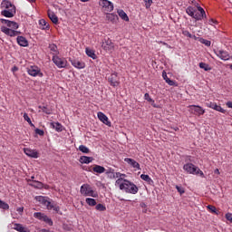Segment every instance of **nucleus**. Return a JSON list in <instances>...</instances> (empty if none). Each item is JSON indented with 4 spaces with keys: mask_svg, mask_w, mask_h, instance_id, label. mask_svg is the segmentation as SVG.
<instances>
[{
    "mask_svg": "<svg viewBox=\"0 0 232 232\" xmlns=\"http://www.w3.org/2000/svg\"><path fill=\"white\" fill-rule=\"evenodd\" d=\"M214 173H216V175H220V170H218V169H216L214 170Z\"/></svg>",
    "mask_w": 232,
    "mask_h": 232,
    "instance_id": "6e6d98bb",
    "label": "nucleus"
},
{
    "mask_svg": "<svg viewBox=\"0 0 232 232\" xmlns=\"http://www.w3.org/2000/svg\"><path fill=\"white\" fill-rule=\"evenodd\" d=\"M102 48L105 50V52H113L115 48V44L110 38L104 39L102 44Z\"/></svg>",
    "mask_w": 232,
    "mask_h": 232,
    "instance_id": "f8f14e48",
    "label": "nucleus"
},
{
    "mask_svg": "<svg viewBox=\"0 0 232 232\" xmlns=\"http://www.w3.org/2000/svg\"><path fill=\"white\" fill-rule=\"evenodd\" d=\"M162 77L167 84H169V86H175V82L168 77V73H166V71L162 72Z\"/></svg>",
    "mask_w": 232,
    "mask_h": 232,
    "instance_id": "cd10ccee",
    "label": "nucleus"
},
{
    "mask_svg": "<svg viewBox=\"0 0 232 232\" xmlns=\"http://www.w3.org/2000/svg\"><path fill=\"white\" fill-rule=\"evenodd\" d=\"M24 153H25L27 157H31V159H39V152L35 150L26 148L24 149Z\"/></svg>",
    "mask_w": 232,
    "mask_h": 232,
    "instance_id": "6ab92c4d",
    "label": "nucleus"
},
{
    "mask_svg": "<svg viewBox=\"0 0 232 232\" xmlns=\"http://www.w3.org/2000/svg\"><path fill=\"white\" fill-rule=\"evenodd\" d=\"M184 171L189 173V175H200L204 179V172L199 169L198 167L195 166L193 163H187L183 166Z\"/></svg>",
    "mask_w": 232,
    "mask_h": 232,
    "instance_id": "20e7f679",
    "label": "nucleus"
},
{
    "mask_svg": "<svg viewBox=\"0 0 232 232\" xmlns=\"http://www.w3.org/2000/svg\"><path fill=\"white\" fill-rule=\"evenodd\" d=\"M188 108H189L190 113H193L198 117H200V115H204V113H206V110L200 107V105H188Z\"/></svg>",
    "mask_w": 232,
    "mask_h": 232,
    "instance_id": "9d476101",
    "label": "nucleus"
},
{
    "mask_svg": "<svg viewBox=\"0 0 232 232\" xmlns=\"http://www.w3.org/2000/svg\"><path fill=\"white\" fill-rule=\"evenodd\" d=\"M199 68L205 70V72H209V70H211V67H209V65L206 63H199Z\"/></svg>",
    "mask_w": 232,
    "mask_h": 232,
    "instance_id": "58836bf2",
    "label": "nucleus"
},
{
    "mask_svg": "<svg viewBox=\"0 0 232 232\" xmlns=\"http://www.w3.org/2000/svg\"><path fill=\"white\" fill-rule=\"evenodd\" d=\"M92 171L101 175L104 173V171H106V169L101 165H94V167L92 168Z\"/></svg>",
    "mask_w": 232,
    "mask_h": 232,
    "instance_id": "c756f323",
    "label": "nucleus"
},
{
    "mask_svg": "<svg viewBox=\"0 0 232 232\" xmlns=\"http://www.w3.org/2000/svg\"><path fill=\"white\" fill-rule=\"evenodd\" d=\"M176 189L178 191V193H179V195H184V193H186V190H184V188L176 185Z\"/></svg>",
    "mask_w": 232,
    "mask_h": 232,
    "instance_id": "a18cd8bd",
    "label": "nucleus"
},
{
    "mask_svg": "<svg viewBox=\"0 0 232 232\" xmlns=\"http://www.w3.org/2000/svg\"><path fill=\"white\" fill-rule=\"evenodd\" d=\"M153 5V0H145L146 8H150Z\"/></svg>",
    "mask_w": 232,
    "mask_h": 232,
    "instance_id": "8fccbe9b",
    "label": "nucleus"
},
{
    "mask_svg": "<svg viewBox=\"0 0 232 232\" xmlns=\"http://www.w3.org/2000/svg\"><path fill=\"white\" fill-rule=\"evenodd\" d=\"M49 50L53 52V55H59V51L57 50V45L52 44L49 45Z\"/></svg>",
    "mask_w": 232,
    "mask_h": 232,
    "instance_id": "c9c22d12",
    "label": "nucleus"
},
{
    "mask_svg": "<svg viewBox=\"0 0 232 232\" xmlns=\"http://www.w3.org/2000/svg\"><path fill=\"white\" fill-rule=\"evenodd\" d=\"M198 10L200 14H198V15L200 17V21H202V19H206L207 15H206V11L204 10V8L198 6Z\"/></svg>",
    "mask_w": 232,
    "mask_h": 232,
    "instance_id": "f704fd0d",
    "label": "nucleus"
},
{
    "mask_svg": "<svg viewBox=\"0 0 232 232\" xmlns=\"http://www.w3.org/2000/svg\"><path fill=\"white\" fill-rule=\"evenodd\" d=\"M29 186H32L33 188H38L39 189H41V188H43V183L34 180L33 183H30Z\"/></svg>",
    "mask_w": 232,
    "mask_h": 232,
    "instance_id": "ea45409f",
    "label": "nucleus"
},
{
    "mask_svg": "<svg viewBox=\"0 0 232 232\" xmlns=\"http://www.w3.org/2000/svg\"><path fill=\"white\" fill-rule=\"evenodd\" d=\"M34 218H37V220H41L42 222H45L48 226H53V221L48 216L42 212H34Z\"/></svg>",
    "mask_w": 232,
    "mask_h": 232,
    "instance_id": "423d86ee",
    "label": "nucleus"
},
{
    "mask_svg": "<svg viewBox=\"0 0 232 232\" xmlns=\"http://www.w3.org/2000/svg\"><path fill=\"white\" fill-rule=\"evenodd\" d=\"M27 73L31 75V77H43V72H41V68L35 65H31L27 68Z\"/></svg>",
    "mask_w": 232,
    "mask_h": 232,
    "instance_id": "1a4fd4ad",
    "label": "nucleus"
},
{
    "mask_svg": "<svg viewBox=\"0 0 232 232\" xmlns=\"http://www.w3.org/2000/svg\"><path fill=\"white\" fill-rule=\"evenodd\" d=\"M82 3H88L90 0H80Z\"/></svg>",
    "mask_w": 232,
    "mask_h": 232,
    "instance_id": "bf43d9fd",
    "label": "nucleus"
},
{
    "mask_svg": "<svg viewBox=\"0 0 232 232\" xmlns=\"http://www.w3.org/2000/svg\"><path fill=\"white\" fill-rule=\"evenodd\" d=\"M34 179H35V177L32 176L30 179H27V182H35Z\"/></svg>",
    "mask_w": 232,
    "mask_h": 232,
    "instance_id": "864d4df0",
    "label": "nucleus"
},
{
    "mask_svg": "<svg viewBox=\"0 0 232 232\" xmlns=\"http://www.w3.org/2000/svg\"><path fill=\"white\" fill-rule=\"evenodd\" d=\"M51 126L52 128H53V130H55V131H58V132H61L63 130V125L59 122H51Z\"/></svg>",
    "mask_w": 232,
    "mask_h": 232,
    "instance_id": "2f4dec72",
    "label": "nucleus"
},
{
    "mask_svg": "<svg viewBox=\"0 0 232 232\" xmlns=\"http://www.w3.org/2000/svg\"><path fill=\"white\" fill-rule=\"evenodd\" d=\"M95 209L96 211H106V206L99 203V204H96Z\"/></svg>",
    "mask_w": 232,
    "mask_h": 232,
    "instance_id": "79ce46f5",
    "label": "nucleus"
},
{
    "mask_svg": "<svg viewBox=\"0 0 232 232\" xmlns=\"http://www.w3.org/2000/svg\"><path fill=\"white\" fill-rule=\"evenodd\" d=\"M39 28L41 30H50V24H48V22L44 19L39 20Z\"/></svg>",
    "mask_w": 232,
    "mask_h": 232,
    "instance_id": "a878e982",
    "label": "nucleus"
},
{
    "mask_svg": "<svg viewBox=\"0 0 232 232\" xmlns=\"http://www.w3.org/2000/svg\"><path fill=\"white\" fill-rule=\"evenodd\" d=\"M36 135H40V137H44V130H41V129H35L34 130Z\"/></svg>",
    "mask_w": 232,
    "mask_h": 232,
    "instance_id": "de8ad7c7",
    "label": "nucleus"
},
{
    "mask_svg": "<svg viewBox=\"0 0 232 232\" xmlns=\"http://www.w3.org/2000/svg\"><path fill=\"white\" fill-rule=\"evenodd\" d=\"M199 42L201 43V44H205V46H211V41L209 40L200 38Z\"/></svg>",
    "mask_w": 232,
    "mask_h": 232,
    "instance_id": "c03bdc74",
    "label": "nucleus"
},
{
    "mask_svg": "<svg viewBox=\"0 0 232 232\" xmlns=\"http://www.w3.org/2000/svg\"><path fill=\"white\" fill-rule=\"evenodd\" d=\"M117 14L119 15V17H121V19H122V21H130V17H128V14H126V12H124V10L122 9H119L117 11Z\"/></svg>",
    "mask_w": 232,
    "mask_h": 232,
    "instance_id": "bb28decb",
    "label": "nucleus"
},
{
    "mask_svg": "<svg viewBox=\"0 0 232 232\" xmlns=\"http://www.w3.org/2000/svg\"><path fill=\"white\" fill-rule=\"evenodd\" d=\"M124 162H127L129 166H131L132 168H135L136 169H140V164L137 162L135 160L131 158H125Z\"/></svg>",
    "mask_w": 232,
    "mask_h": 232,
    "instance_id": "412c9836",
    "label": "nucleus"
},
{
    "mask_svg": "<svg viewBox=\"0 0 232 232\" xmlns=\"http://www.w3.org/2000/svg\"><path fill=\"white\" fill-rule=\"evenodd\" d=\"M85 53L88 55V57H91V59H97V54H95V51L90 48L85 49Z\"/></svg>",
    "mask_w": 232,
    "mask_h": 232,
    "instance_id": "7c9ffc66",
    "label": "nucleus"
},
{
    "mask_svg": "<svg viewBox=\"0 0 232 232\" xmlns=\"http://www.w3.org/2000/svg\"><path fill=\"white\" fill-rule=\"evenodd\" d=\"M97 117H98L99 121H101V122H102L106 126H111V122L108 119V116H106V114H104V112L99 111L97 113Z\"/></svg>",
    "mask_w": 232,
    "mask_h": 232,
    "instance_id": "f3484780",
    "label": "nucleus"
},
{
    "mask_svg": "<svg viewBox=\"0 0 232 232\" xmlns=\"http://www.w3.org/2000/svg\"><path fill=\"white\" fill-rule=\"evenodd\" d=\"M70 61H71L72 65L74 68H77L78 70H82V69L86 68V63H84V62H82L81 60L73 59V60H70Z\"/></svg>",
    "mask_w": 232,
    "mask_h": 232,
    "instance_id": "a211bd4d",
    "label": "nucleus"
},
{
    "mask_svg": "<svg viewBox=\"0 0 232 232\" xmlns=\"http://www.w3.org/2000/svg\"><path fill=\"white\" fill-rule=\"evenodd\" d=\"M80 193L83 197H92V198H97L99 197V193L97 191L93 190L92 186L90 184H83L80 188Z\"/></svg>",
    "mask_w": 232,
    "mask_h": 232,
    "instance_id": "7ed1b4c3",
    "label": "nucleus"
},
{
    "mask_svg": "<svg viewBox=\"0 0 232 232\" xmlns=\"http://www.w3.org/2000/svg\"><path fill=\"white\" fill-rule=\"evenodd\" d=\"M215 23H217V21H215V20H213V19L209 20V24H215Z\"/></svg>",
    "mask_w": 232,
    "mask_h": 232,
    "instance_id": "4d7b16f0",
    "label": "nucleus"
},
{
    "mask_svg": "<svg viewBox=\"0 0 232 232\" xmlns=\"http://www.w3.org/2000/svg\"><path fill=\"white\" fill-rule=\"evenodd\" d=\"M195 12H197V9L193 6H188L186 9V13L188 14V15H189V17L196 19V21H200V16H198V14H195Z\"/></svg>",
    "mask_w": 232,
    "mask_h": 232,
    "instance_id": "2eb2a0df",
    "label": "nucleus"
},
{
    "mask_svg": "<svg viewBox=\"0 0 232 232\" xmlns=\"http://www.w3.org/2000/svg\"><path fill=\"white\" fill-rule=\"evenodd\" d=\"M53 63L57 68H66V66H68V60H66V58L59 57V55L53 56Z\"/></svg>",
    "mask_w": 232,
    "mask_h": 232,
    "instance_id": "0eeeda50",
    "label": "nucleus"
},
{
    "mask_svg": "<svg viewBox=\"0 0 232 232\" xmlns=\"http://www.w3.org/2000/svg\"><path fill=\"white\" fill-rule=\"evenodd\" d=\"M230 70L232 71V63L229 65Z\"/></svg>",
    "mask_w": 232,
    "mask_h": 232,
    "instance_id": "69168bd1",
    "label": "nucleus"
},
{
    "mask_svg": "<svg viewBox=\"0 0 232 232\" xmlns=\"http://www.w3.org/2000/svg\"><path fill=\"white\" fill-rule=\"evenodd\" d=\"M144 99L145 101H148V102H155V101L150 97V93L148 92L144 94Z\"/></svg>",
    "mask_w": 232,
    "mask_h": 232,
    "instance_id": "49530a36",
    "label": "nucleus"
},
{
    "mask_svg": "<svg viewBox=\"0 0 232 232\" xmlns=\"http://www.w3.org/2000/svg\"><path fill=\"white\" fill-rule=\"evenodd\" d=\"M37 200L41 202L42 204H44L46 206L47 209H52L53 211H55V213H59L61 211V208L55 204H53L52 202L46 200V198L43 196H40Z\"/></svg>",
    "mask_w": 232,
    "mask_h": 232,
    "instance_id": "39448f33",
    "label": "nucleus"
},
{
    "mask_svg": "<svg viewBox=\"0 0 232 232\" xmlns=\"http://www.w3.org/2000/svg\"><path fill=\"white\" fill-rule=\"evenodd\" d=\"M227 108H232V102H227Z\"/></svg>",
    "mask_w": 232,
    "mask_h": 232,
    "instance_id": "5fc2aeb1",
    "label": "nucleus"
},
{
    "mask_svg": "<svg viewBox=\"0 0 232 232\" xmlns=\"http://www.w3.org/2000/svg\"><path fill=\"white\" fill-rule=\"evenodd\" d=\"M182 34L185 35V37H188L189 39H197V36H195V34H191V33H189L188 30L182 31Z\"/></svg>",
    "mask_w": 232,
    "mask_h": 232,
    "instance_id": "4c0bfd02",
    "label": "nucleus"
},
{
    "mask_svg": "<svg viewBox=\"0 0 232 232\" xmlns=\"http://www.w3.org/2000/svg\"><path fill=\"white\" fill-rule=\"evenodd\" d=\"M24 120L26 121V122H28V124H30L32 128H35V125L32 123V120L30 119V116H28V113H24Z\"/></svg>",
    "mask_w": 232,
    "mask_h": 232,
    "instance_id": "e433bc0d",
    "label": "nucleus"
},
{
    "mask_svg": "<svg viewBox=\"0 0 232 232\" xmlns=\"http://www.w3.org/2000/svg\"><path fill=\"white\" fill-rule=\"evenodd\" d=\"M0 209H10V205L0 199Z\"/></svg>",
    "mask_w": 232,
    "mask_h": 232,
    "instance_id": "a19ab883",
    "label": "nucleus"
},
{
    "mask_svg": "<svg viewBox=\"0 0 232 232\" xmlns=\"http://www.w3.org/2000/svg\"><path fill=\"white\" fill-rule=\"evenodd\" d=\"M99 5L102 6L103 12L106 14H110V12H113L114 5L109 0H100Z\"/></svg>",
    "mask_w": 232,
    "mask_h": 232,
    "instance_id": "6e6552de",
    "label": "nucleus"
},
{
    "mask_svg": "<svg viewBox=\"0 0 232 232\" xmlns=\"http://www.w3.org/2000/svg\"><path fill=\"white\" fill-rule=\"evenodd\" d=\"M161 44H167L166 43H164V42H160Z\"/></svg>",
    "mask_w": 232,
    "mask_h": 232,
    "instance_id": "0e129e2a",
    "label": "nucleus"
},
{
    "mask_svg": "<svg viewBox=\"0 0 232 232\" xmlns=\"http://www.w3.org/2000/svg\"><path fill=\"white\" fill-rule=\"evenodd\" d=\"M214 53L221 59V61H229L231 59V55H229V53L227 51H224L222 49H217L214 51Z\"/></svg>",
    "mask_w": 232,
    "mask_h": 232,
    "instance_id": "9b49d317",
    "label": "nucleus"
},
{
    "mask_svg": "<svg viewBox=\"0 0 232 232\" xmlns=\"http://www.w3.org/2000/svg\"><path fill=\"white\" fill-rule=\"evenodd\" d=\"M191 4H192V5H196L197 2H195V0H192V1H191Z\"/></svg>",
    "mask_w": 232,
    "mask_h": 232,
    "instance_id": "052dcab7",
    "label": "nucleus"
},
{
    "mask_svg": "<svg viewBox=\"0 0 232 232\" xmlns=\"http://www.w3.org/2000/svg\"><path fill=\"white\" fill-rule=\"evenodd\" d=\"M40 109H42V111L44 113H46L47 115H50L52 112L50 111V110H48V108L44 107V106H39Z\"/></svg>",
    "mask_w": 232,
    "mask_h": 232,
    "instance_id": "09e8293b",
    "label": "nucleus"
},
{
    "mask_svg": "<svg viewBox=\"0 0 232 232\" xmlns=\"http://www.w3.org/2000/svg\"><path fill=\"white\" fill-rule=\"evenodd\" d=\"M48 17L53 23V24H57L59 23V18L55 15V13L53 11L48 10Z\"/></svg>",
    "mask_w": 232,
    "mask_h": 232,
    "instance_id": "b1692460",
    "label": "nucleus"
},
{
    "mask_svg": "<svg viewBox=\"0 0 232 232\" xmlns=\"http://www.w3.org/2000/svg\"><path fill=\"white\" fill-rule=\"evenodd\" d=\"M80 162L81 164H90V162H93V158L88 156H82L80 158Z\"/></svg>",
    "mask_w": 232,
    "mask_h": 232,
    "instance_id": "c85d7f7f",
    "label": "nucleus"
},
{
    "mask_svg": "<svg viewBox=\"0 0 232 232\" xmlns=\"http://www.w3.org/2000/svg\"><path fill=\"white\" fill-rule=\"evenodd\" d=\"M29 3H35V0H28Z\"/></svg>",
    "mask_w": 232,
    "mask_h": 232,
    "instance_id": "680f3d73",
    "label": "nucleus"
},
{
    "mask_svg": "<svg viewBox=\"0 0 232 232\" xmlns=\"http://www.w3.org/2000/svg\"><path fill=\"white\" fill-rule=\"evenodd\" d=\"M16 41L19 46H23L24 48H26V46H28V40H26L24 36H17Z\"/></svg>",
    "mask_w": 232,
    "mask_h": 232,
    "instance_id": "5701e85b",
    "label": "nucleus"
},
{
    "mask_svg": "<svg viewBox=\"0 0 232 232\" xmlns=\"http://www.w3.org/2000/svg\"><path fill=\"white\" fill-rule=\"evenodd\" d=\"M208 209H209L212 213H217V208H215V206L212 205H208Z\"/></svg>",
    "mask_w": 232,
    "mask_h": 232,
    "instance_id": "3c124183",
    "label": "nucleus"
},
{
    "mask_svg": "<svg viewBox=\"0 0 232 232\" xmlns=\"http://www.w3.org/2000/svg\"><path fill=\"white\" fill-rule=\"evenodd\" d=\"M79 150L82 151V153H90V149L85 145H80Z\"/></svg>",
    "mask_w": 232,
    "mask_h": 232,
    "instance_id": "37998d69",
    "label": "nucleus"
},
{
    "mask_svg": "<svg viewBox=\"0 0 232 232\" xmlns=\"http://www.w3.org/2000/svg\"><path fill=\"white\" fill-rule=\"evenodd\" d=\"M0 7L3 9L1 11V15L8 18L14 17L16 14V8L15 5L12 4V2L8 0H3L1 2Z\"/></svg>",
    "mask_w": 232,
    "mask_h": 232,
    "instance_id": "f03ea898",
    "label": "nucleus"
},
{
    "mask_svg": "<svg viewBox=\"0 0 232 232\" xmlns=\"http://www.w3.org/2000/svg\"><path fill=\"white\" fill-rule=\"evenodd\" d=\"M207 107L216 110V111H219L220 113H226V110H224V108H222L220 105H218L216 102H208Z\"/></svg>",
    "mask_w": 232,
    "mask_h": 232,
    "instance_id": "aec40b11",
    "label": "nucleus"
},
{
    "mask_svg": "<svg viewBox=\"0 0 232 232\" xmlns=\"http://www.w3.org/2000/svg\"><path fill=\"white\" fill-rule=\"evenodd\" d=\"M16 211L19 213V215H23V213H24V207H20L16 209Z\"/></svg>",
    "mask_w": 232,
    "mask_h": 232,
    "instance_id": "603ef678",
    "label": "nucleus"
},
{
    "mask_svg": "<svg viewBox=\"0 0 232 232\" xmlns=\"http://www.w3.org/2000/svg\"><path fill=\"white\" fill-rule=\"evenodd\" d=\"M195 6H197V8H198V6H200V5H198V3H196Z\"/></svg>",
    "mask_w": 232,
    "mask_h": 232,
    "instance_id": "e2e57ef3",
    "label": "nucleus"
},
{
    "mask_svg": "<svg viewBox=\"0 0 232 232\" xmlns=\"http://www.w3.org/2000/svg\"><path fill=\"white\" fill-rule=\"evenodd\" d=\"M18 70L19 69L16 66H14V67H13L12 72H17Z\"/></svg>",
    "mask_w": 232,
    "mask_h": 232,
    "instance_id": "13d9d810",
    "label": "nucleus"
},
{
    "mask_svg": "<svg viewBox=\"0 0 232 232\" xmlns=\"http://www.w3.org/2000/svg\"><path fill=\"white\" fill-rule=\"evenodd\" d=\"M13 229H14L15 231L18 232H30V228H28L27 227L23 226V224H19V223H14Z\"/></svg>",
    "mask_w": 232,
    "mask_h": 232,
    "instance_id": "4be33fe9",
    "label": "nucleus"
},
{
    "mask_svg": "<svg viewBox=\"0 0 232 232\" xmlns=\"http://www.w3.org/2000/svg\"><path fill=\"white\" fill-rule=\"evenodd\" d=\"M140 179L145 180V182H148V184H153V179H151V178L148 174H141Z\"/></svg>",
    "mask_w": 232,
    "mask_h": 232,
    "instance_id": "473e14b6",
    "label": "nucleus"
},
{
    "mask_svg": "<svg viewBox=\"0 0 232 232\" xmlns=\"http://www.w3.org/2000/svg\"><path fill=\"white\" fill-rule=\"evenodd\" d=\"M1 32H3V34H5V35H9V37H17V35H20L21 34V32L10 29L6 26H2Z\"/></svg>",
    "mask_w": 232,
    "mask_h": 232,
    "instance_id": "ddd939ff",
    "label": "nucleus"
},
{
    "mask_svg": "<svg viewBox=\"0 0 232 232\" xmlns=\"http://www.w3.org/2000/svg\"><path fill=\"white\" fill-rule=\"evenodd\" d=\"M122 177H126V174H122L121 172H116L113 174V179H118L115 181V186L118 187L121 191H125V193H130V195H137L139 193V187L135 185V183L122 179Z\"/></svg>",
    "mask_w": 232,
    "mask_h": 232,
    "instance_id": "f257e3e1",
    "label": "nucleus"
},
{
    "mask_svg": "<svg viewBox=\"0 0 232 232\" xmlns=\"http://www.w3.org/2000/svg\"><path fill=\"white\" fill-rule=\"evenodd\" d=\"M0 22L3 24H6V26H8L9 28H13V30H17V28H19V24H17V22H14V21L3 19V18L0 19Z\"/></svg>",
    "mask_w": 232,
    "mask_h": 232,
    "instance_id": "dca6fc26",
    "label": "nucleus"
},
{
    "mask_svg": "<svg viewBox=\"0 0 232 232\" xmlns=\"http://www.w3.org/2000/svg\"><path fill=\"white\" fill-rule=\"evenodd\" d=\"M108 81H109L111 86H113V88H117V86H119V84H121L120 80H119V75L117 74V72H112L109 76Z\"/></svg>",
    "mask_w": 232,
    "mask_h": 232,
    "instance_id": "4468645a",
    "label": "nucleus"
},
{
    "mask_svg": "<svg viewBox=\"0 0 232 232\" xmlns=\"http://www.w3.org/2000/svg\"><path fill=\"white\" fill-rule=\"evenodd\" d=\"M106 19L111 23H117L119 21V16L114 13L107 14Z\"/></svg>",
    "mask_w": 232,
    "mask_h": 232,
    "instance_id": "393cba45",
    "label": "nucleus"
},
{
    "mask_svg": "<svg viewBox=\"0 0 232 232\" xmlns=\"http://www.w3.org/2000/svg\"><path fill=\"white\" fill-rule=\"evenodd\" d=\"M86 204H88V206L93 207V206H97V200H95V198H87L85 199Z\"/></svg>",
    "mask_w": 232,
    "mask_h": 232,
    "instance_id": "72a5a7b5",
    "label": "nucleus"
}]
</instances>
